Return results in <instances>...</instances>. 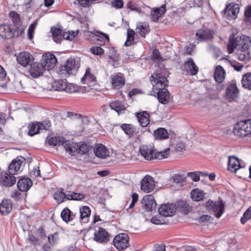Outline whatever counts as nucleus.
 Segmentation results:
<instances>
[{"mask_svg":"<svg viewBox=\"0 0 251 251\" xmlns=\"http://www.w3.org/2000/svg\"><path fill=\"white\" fill-rule=\"evenodd\" d=\"M0 85L2 87L7 88L11 92H20L22 91L24 89L21 82L17 80L8 84H2Z\"/></svg>","mask_w":251,"mask_h":251,"instance_id":"5701e85b","label":"nucleus"},{"mask_svg":"<svg viewBox=\"0 0 251 251\" xmlns=\"http://www.w3.org/2000/svg\"><path fill=\"white\" fill-rule=\"evenodd\" d=\"M251 46V38L243 36H237L233 39L230 37L227 45V50L229 53L237 50L236 56L242 61H248L251 59L249 48Z\"/></svg>","mask_w":251,"mask_h":251,"instance_id":"f257e3e1","label":"nucleus"},{"mask_svg":"<svg viewBox=\"0 0 251 251\" xmlns=\"http://www.w3.org/2000/svg\"><path fill=\"white\" fill-rule=\"evenodd\" d=\"M17 60L18 63L24 67H26L32 61L33 57L27 52H22L19 54Z\"/></svg>","mask_w":251,"mask_h":251,"instance_id":"aec40b11","label":"nucleus"},{"mask_svg":"<svg viewBox=\"0 0 251 251\" xmlns=\"http://www.w3.org/2000/svg\"><path fill=\"white\" fill-rule=\"evenodd\" d=\"M239 90L234 83L230 84L228 86L226 90L227 98L230 99V101L234 100L238 96Z\"/></svg>","mask_w":251,"mask_h":251,"instance_id":"bb28decb","label":"nucleus"},{"mask_svg":"<svg viewBox=\"0 0 251 251\" xmlns=\"http://www.w3.org/2000/svg\"><path fill=\"white\" fill-rule=\"evenodd\" d=\"M94 240L100 243H104L110 240V235L105 229L100 227L94 234Z\"/></svg>","mask_w":251,"mask_h":251,"instance_id":"f8f14e48","label":"nucleus"},{"mask_svg":"<svg viewBox=\"0 0 251 251\" xmlns=\"http://www.w3.org/2000/svg\"><path fill=\"white\" fill-rule=\"evenodd\" d=\"M150 29L149 26L147 25H138L136 28L137 33H138L141 36L145 37L146 35L149 33Z\"/></svg>","mask_w":251,"mask_h":251,"instance_id":"4c0bfd02","label":"nucleus"},{"mask_svg":"<svg viewBox=\"0 0 251 251\" xmlns=\"http://www.w3.org/2000/svg\"><path fill=\"white\" fill-rule=\"evenodd\" d=\"M64 148L71 155H75L78 153L79 144L67 140L64 143Z\"/></svg>","mask_w":251,"mask_h":251,"instance_id":"b1692460","label":"nucleus"},{"mask_svg":"<svg viewBox=\"0 0 251 251\" xmlns=\"http://www.w3.org/2000/svg\"><path fill=\"white\" fill-rule=\"evenodd\" d=\"M129 239V237L126 234L121 233L115 237L113 243L118 250H123L128 247Z\"/></svg>","mask_w":251,"mask_h":251,"instance_id":"423d86ee","label":"nucleus"},{"mask_svg":"<svg viewBox=\"0 0 251 251\" xmlns=\"http://www.w3.org/2000/svg\"><path fill=\"white\" fill-rule=\"evenodd\" d=\"M165 11L166 7L165 5L161 6L159 8L152 9L151 12L152 20L154 22H157L159 18L163 15Z\"/></svg>","mask_w":251,"mask_h":251,"instance_id":"2f4dec72","label":"nucleus"},{"mask_svg":"<svg viewBox=\"0 0 251 251\" xmlns=\"http://www.w3.org/2000/svg\"><path fill=\"white\" fill-rule=\"evenodd\" d=\"M63 220L67 222L71 220V211L68 208L64 209L61 212Z\"/></svg>","mask_w":251,"mask_h":251,"instance_id":"8fccbe9b","label":"nucleus"},{"mask_svg":"<svg viewBox=\"0 0 251 251\" xmlns=\"http://www.w3.org/2000/svg\"><path fill=\"white\" fill-rule=\"evenodd\" d=\"M250 219H251V206L244 213L243 216L241 218V222L242 224H244Z\"/></svg>","mask_w":251,"mask_h":251,"instance_id":"3c124183","label":"nucleus"},{"mask_svg":"<svg viewBox=\"0 0 251 251\" xmlns=\"http://www.w3.org/2000/svg\"><path fill=\"white\" fill-rule=\"evenodd\" d=\"M80 213L81 220H84V222H87L90 216L91 210L88 206H84L80 208Z\"/></svg>","mask_w":251,"mask_h":251,"instance_id":"a19ab883","label":"nucleus"},{"mask_svg":"<svg viewBox=\"0 0 251 251\" xmlns=\"http://www.w3.org/2000/svg\"><path fill=\"white\" fill-rule=\"evenodd\" d=\"M65 91L68 93H73L78 92V87L73 84L67 83V88H65Z\"/></svg>","mask_w":251,"mask_h":251,"instance_id":"bf43d9fd","label":"nucleus"},{"mask_svg":"<svg viewBox=\"0 0 251 251\" xmlns=\"http://www.w3.org/2000/svg\"><path fill=\"white\" fill-rule=\"evenodd\" d=\"M239 4L231 2L227 5L225 14L228 16L229 20L235 19L239 12Z\"/></svg>","mask_w":251,"mask_h":251,"instance_id":"9b49d317","label":"nucleus"},{"mask_svg":"<svg viewBox=\"0 0 251 251\" xmlns=\"http://www.w3.org/2000/svg\"><path fill=\"white\" fill-rule=\"evenodd\" d=\"M155 187V181L150 176H145L141 181V189L146 193L152 191Z\"/></svg>","mask_w":251,"mask_h":251,"instance_id":"9d476101","label":"nucleus"},{"mask_svg":"<svg viewBox=\"0 0 251 251\" xmlns=\"http://www.w3.org/2000/svg\"><path fill=\"white\" fill-rule=\"evenodd\" d=\"M126 7L132 11H134L138 13L141 12V8L135 3L132 1H128L126 4Z\"/></svg>","mask_w":251,"mask_h":251,"instance_id":"864d4df0","label":"nucleus"},{"mask_svg":"<svg viewBox=\"0 0 251 251\" xmlns=\"http://www.w3.org/2000/svg\"><path fill=\"white\" fill-rule=\"evenodd\" d=\"M242 84L244 88L251 90V73L244 75L242 79Z\"/></svg>","mask_w":251,"mask_h":251,"instance_id":"79ce46f5","label":"nucleus"},{"mask_svg":"<svg viewBox=\"0 0 251 251\" xmlns=\"http://www.w3.org/2000/svg\"><path fill=\"white\" fill-rule=\"evenodd\" d=\"M113 89H119L125 84V81L122 74L112 75L110 76Z\"/></svg>","mask_w":251,"mask_h":251,"instance_id":"f3484780","label":"nucleus"},{"mask_svg":"<svg viewBox=\"0 0 251 251\" xmlns=\"http://www.w3.org/2000/svg\"><path fill=\"white\" fill-rule=\"evenodd\" d=\"M81 81L83 83L86 82L89 86H92L96 83V77L91 74L89 69L86 70L84 76L81 78Z\"/></svg>","mask_w":251,"mask_h":251,"instance_id":"c756f323","label":"nucleus"},{"mask_svg":"<svg viewBox=\"0 0 251 251\" xmlns=\"http://www.w3.org/2000/svg\"><path fill=\"white\" fill-rule=\"evenodd\" d=\"M200 174H202V172H189L187 175L194 181H198L200 180Z\"/></svg>","mask_w":251,"mask_h":251,"instance_id":"6e6d98bb","label":"nucleus"},{"mask_svg":"<svg viewBox=\"0 0 251 251\" xmlns=\"http://www.w3.org/2000/svg\"><path fill=\"white\" fill-rule=\"evenodd\" d=\"M43 67L41 63L35 62L31 65L29 70L30 75L33 77H38L43 74Z\"/></svg>","mask_w":251,"mask_h":251,"instance_id":"4be33fe9","label":"nucleus"},{"mask_svg":"<svg viewBox=\"0 0 251 251\" xmlns=\"http://www.w3.org/2000/svg\"><path fill=\"white\" fill-rule=\"evenodd\" d=\"M52 88L56 91H65L67 88V82L62 79L55 80L52 83Z\"/></svg>","mask_w":251,"mask_h":251,"instance_id":"58836bf2","label":"nucleus"},{"mask_svg":"<svg viewBox=\"0 0 251 251\" xmlns=\"http://www.w3.org/2000/svg\"><path fill=\"white\" fill-rule=\"evenodd\" d=\"M32 182L28 178H22L17 182V187L20 191L25 192L29 189Z\"/></svg>","mask_w":251,"mask_h":251,"instance_id":"a878e982","label":"nucleus"},{"mask_svg":"<svg viewBox=\"0 0 251 251\" xmlns=\"http://www.w3.org/2000/svg\"><path fill=\"white\" fill-rule=\"evenodd\" d=\"M30 176L32 178H37L38 177H42L40 174L39 167L37 166L33 168L30 172Z\"/></svg>","mask_w":251,"mask_h":251,"instance_id":"13d9d810","label":"nucleus"},{"mask_svg":"<svg viewBox=\"0 0 251 251\" xmlns=\"http://www.w3.org/2000/svg\"><path fill=\"white\" fill-rule=\"evenodd\" d=\"M110 108L116 111L118 114L122 113L123 111L126 110L125 104L121 101L116 100L111 102L109 104Z\"/></svg>","mask_w":251,"mask_h":251,"instance_id":"f704fd0d","label":"nucleus"},{"mask_svg":"<svg viewBox=\"0 0 251 251\" xmlns=\"http://www.w3.org/2000/svg\"><path fill=\"white\" fill-rule=\"evenodd\" d=\"M92 53L95 55H101L103 53V50L100 47H94L90 49Z\"/></svg>","mask_w":251,"mask_h":251,"instance_id":"0e129e2a","label":"nucleus"},{"mask_svg":"<svg viewBox=\"0 0 251 251\" xmlns=\"http://www.w3.org/2000/svg\"><path fill=\"white\" fill-rule=\"evenodd\" d=\"M38 122H33L29 124L28 128L29 129L28 134L32 136L38 134L41 130Z\"/></svg>","mask_w":251,"mask_h":251,"instance_id":"e433bc0d","label":"nucleus"},{"mask_svg":"<svg viewBox=\"0 0 251 251\" xmlns=\"http://www.w3.org/2000/svg\"><path fill=\"white\" fill-rule=\"evenodd\" d=\"M42 65L44 70H50L54 68L56 62V58L53 54L46 53L43 56Z\"/></svg>","mask_w":251,"mask_h":251,"instance_id":"1a4fd4ad","label":"nucleus"},{"mask_svg":"<svg viewBox=\"0 0 251 251\" xmlns=\"http://www.w3.org/2000/svg\"><path fill=\"white\" fill-rule=\"evenodd\" d=\"M37 22H34L29 26L28 30V37L30 39H31L33 37V34L34 29L37 25Z\"/></svg>","mask_w":251,"mask_h":251,"instance_id":"338daca9","label":"nucleus"},{"mask_svg":"<svg viewBox=\"0 0 251 251\" xmlns=\"http://www.w3.org/2000/svg\"><path fill=\"white\" fill-rule=\"evenodd\" d=\"M241 165L240 161L234 156H231L228 157V169L233 173H237L238 170L240 169Z\"/></svg>","mask_w":251,"mask_h":251,"instance_id":"393cba45","label":"nucleus"},{"mask_svg":"<svg viewBox=\"0 0 251 251\" xmlns=\"http://www.w3.org/2000/svg\"><path fill=\"white\" fill-rule=\"evenodd\" d=\"M46 141L48 144L52 146L62 145L64 147V143L66 140L62 136L48 137Z\"/></svg>","mask_w":251,"mask_h":251,"instance_id":"7c9ffc66","label":"nucleus"},{"mask_svg":"<svg viewBox=\"0 0 251 251\" xmlns=\"http://www.w3.org/2000/svg\"><path fill=\"white\" fill-rule=\"evenodd\" d=\"M77 35V32L68 31L64 32L63 34V38L66 40H72Z\"/></svg>","mask_w":251,"mask_h":251,"instance_id":"5fc2aeb1","label":"nucleus"},{"mask_svg":"<svg viewBox=\"0 0 251 251\" xmlns=\"http://www.w3.org/2000/svg\"><path fill=\"white\" fill-rule=\"evenodd\" d=\"M169 151L168 149L163 151H157L152 145H143L139 148L141 155L147 160L167 158L169 154Z\"/></svg>","mask_w":251,"mask_h":251,"instance_id":"7ed1b4c3","label":"nucleus"},{"mask_svg":"<svg viewBox=\"0 0 251 251\" xmlns=\"http://www.w3.org/2000/svg\"><path fill=\"white\" fill-rule=\"evenodd\" d=\"M134 35L135 32L133 30L130 28L127 30V39L125 43L126 46H129L132 44L134 39Z\"/></svg>","mask_w":251,"mask_h":251,"instance_id":"49530a36","label":"nucleus"},{"mask_svg":"<svg viewBox=\"0 0 251 251\" xmlns=\"http://www.w3.org/2000/svg\"><path fill=\"white\" fill-rule=\"evenodd\" d=\"M89 146L86 143L79 145L78 153L81 154H84L88 151Z\"/></svg>","mask_w":251,"mask_h":251,"instance_id":"680f3d73","label":"nucleus"},{"mask_svg":"<svg viewBox=\"0 0 251 251\" xmlns=\"http://www.w3.org/2000/svg\"><path fill=\"white\" fill-rule=\"evenodd\" d=\"M25 160V158L21 156H18L13 160L8 167L9 174L14 175L16 173L18 172L20 170L21 165Z\"/></svg>","mask_w":251,"mask_h":251,"instance_id":"dca6fc26","label":"nucleus"},{"mask_svg":"<svg viewBox=\"0 0 251 251\" xmlns=\"http://www.w3.org/2000/svg\"><path fill=\"white\" fill-rule=\"evenodd\" d=\"M165 247L164 244H156L153 247V251H166Z\"/></svg>","mask_w":251,"mask_h":251,"instance_id":"774afa93","label":"nucleus"},{"mask_svg":"<svg viewBox=\"0 0 251 251\" xmlns=\"http://www.w3.org/2000/svg\"><path fill=\"white\" fill-rule=\"evenodd\" d=\"M226 72L221 66H217L215 70L214 79L219 83H222L225 78Z\"/></svg>","mask_w":251,"mask_h":251,"instance_id":"cd10ccee","label":"nucleus"},{"mask_svg":"<svg viewBox=\"0 0 251 251\" xmlns=\"http://www.w3.org/2000/svg\"><path fill=\"white\" fill-rule=\"evenodd\" d=\"M67 196L68 200L80 201L85 198V196L84 195L73 192H68Z\"/></svg>","mask_w":251,"mask_h":251,"instance_id":"c03bdc74","label":"nucleus"},{"mask_svg":"<svg viewBox=\"0 0 251 251\" xmlns=\"http://www.w3.org/2000/svg\"><path fill=\"white\" fill-rule=\"evenodd\" d=\"M233 132L235 135L241 137L251 134V119L239 121L234 126Z\"/></svg>","mask_w":251,"mask_h":251,"instance_id":"20e7f679","label":"nucleus"},{"mask_svg":"<svg viewBox=\"0 0 251 251\" xmlns=\"http://www.w3.org/2000/svg\"><path fill=\"white\" fill-rule=\"evenodd\" d=\"M184 181L182 176L179 174H176L170 178V181L172 183H180L181 184Z\"/></svg>","mask_w":251,"mask_h":251,"instance_id":"603ef678","label":"nucleus"},{"mask_svg":"<svg viewBox=\"0 0 251 251\" xmlns=\"http://www.w3.org/2000/svg\"><path fill=\"white\" fill-rule=\"evenodd\" d=\"M52 37L54 41L56 43H60L63 37L62 30L58 28L52 27L51 29Z\"/></svg>","mask_w":251,"mask_h":251,"instance_id":"ea45409f","label":"nucleus"},{"mask_svg":"<svg viewBox=\"0 0 251 251\" xmlns=\"http://www.w3.org/2000/svg\"><path fill=\"white\" fill-rule=\"evenodd\" d=\"M39 124H40L39 126L41 130L44 129L45 130L49 129L50 126V122L49 120L45 121L43 123L38 122Z\"/></svg>","mask_w":251,"mask_h":251,"instance_id":"69168bd1","label":"nucleus"},{"mask_svg":"<svg viewBox=\"0 0 251 251\" xmlns=\"http://www.w3.org/2000/svg\"><path fill=\"white\" fill-rule=\"evenodd\" d=\"M206 206L214 215L219 218L224 211V204L222 201H209L206 203Z\"/></svg>","mask_w":251,"mask_h":251,"instance_id":"39448f33","label":"nucleus"},{"mask_svg":"<svg viewBox=\"0 0 251 251\" xmlns=\"http://www.w3.org/2000/svg\"><path fill=\"white\" fill-rule=\"evenodd\" d=\"M12 209V204L9 200H3L0 204V212L2 215H7Z\"/></svg>","mask_w":251,"mask_h":251,"instance_id":"c85d7f7f","label":"nucleus"},{"mask_svg":"<svg viewBox=\"0 0 251 251\" xmlns=\"http://www.w3.org/2000/svg\"><path fill=\"white\" fill-rule=\"evenodd\" d=\"M111 5L116 9H120L123 7L124 2L122 0H113L111 1Z\"/></svg>","mask_w":251,"mask_h":251,"instance_id":"052dcab7","label":"nucleus"},{"mask_svg":"<svg viewBox=\"0 0 251 251\" xmlns=\"http://www.w3.org/2000/svg\"><path fill=\"white\" fill-rule=\"evenodd\" d=\"M154 136L155 139H166L169 138L167 130L164 128H159L154 131Z\"/></svg>","mask_w":251,"mask_h":251,"instance_id":"c9c22d12","label":"nucleus"},{"mask_svg":"<svg viewBox=\"0 0 251 251\" xmlns=\"http://www.w3.org/2000/svg\"><path fill=\"white\" fill-rule=\"evenodd\" d=\"M150 80L152 84V92L154 94H157L159 102L164 104L167 103L170 100V94L165 88L168 85L167 78L155 72L151 75Z\"/></svg>","mask_w":251,"mask_h":251,"instance_id":"f03ea898","label":"nucleus"},{"mask_svg":"<svg viewBox=\"0 0 251 251\" xmlns=\"http://www.w3.org/2000/svg\"><path fill=\"white\" fill-rule=\"evenodd\" d=\"M121 127L125 133L129 136H133L135 132V127L131 124H124L122 125Z\"/></svg>","mask_w":251,"mask_h":251,"instance_id":"37998d69","label":"nucleus"},{"mask_svg":"<svg viewBox=\"0 0 251 251\" xmlns=\"http://www.w3.org/2000/svg\"><path fill=\"white\" fill-rule=\"evenodd\" d=\"M137 118L141 126L143 127L147 126L150 123L149 116L146 111L138 113Z\"/></svg>","mask_w":251,"mask_h":251,"instance_id":"473e14b6","label":"nucleus"},{"mask_svg":"<svg viewBox=\"0 0 251 251\" xmlns=\"http://www.w3.org/2000/svg\"><path fill=\"white\" fill-rule=\"evenodd\" d=\"M15 27L12 25L2 24L0 25V36L3 39H11L14 37Z\"/></svg>","mask_w":251,"mask_h":251,"instance_id":"0eeeda50","label":"nucleus"},{"mask_svg":"<svg viewBox=\"0 0 251 251\" xmlns=\"http://www.w3.org/2000/svg\"><path fill=\"white\" fill-rule=\"evenodd\" d=\"M175 212V205L172 204H162L158 209L159 214L163 217H171Z\"/></svg>","mask_w":251,"mask_h":251,"instance_id":"2eb2a0df","label":"nucleus"},{"mask_svg":"<svg viewBox=\"0 0 251 251\" xmlns=\"http://www.w3.org/2000/svg\"><path fill=\"white\" fill-rule=\"evenodd\" d=\"M205 193L202 190L199 189H195L191 191V198L196 201H202L205 198Z\"/></svg>","mask_w":251,"mask_h":251,"instance_id":"72a5a7b5","label":"nucleus"},{"mask_svg":"<svg viewBox=\"0 0 251 251\" xmlns=\"http://www.w3.org/2000/svg\"><path fill=\"white\" fill-rule=\"evenodd\" d=\"M94 152L99 158L105 159L109 156V151L102 144H97L94 149Z\"/></svg>","mask_w":251,"mask_h":251,"instance_id":"6ab92c4d","label":"nucleus"},{"mask_svg":"<svg viewBox=\"0 0 251 251\" xmlns=\"http://www.w3.org/2000/svg\"><path fill=\"white\" fill-rule=\"evenodd\" d=\"M13 175L7 173H1L0 178V183L1 185L7 187H10L14 185L16 179Z\"/></svg>","mask_w":251,"mask_h":251,"instance_id":"a211bd4d","label":"nucleus"},{"mask_svg":"<svg viewBox=\"0 0 251 251\" xmlns=\"http://www.w3.org/2000/svg\"><path fill=\"white\" fill-rule=\"evenodd\" d=\"M215 34V32L208 28H202L198 30L196 33L197 39L201 41H211Z\"/></svg>","mask_w":251,"mask_h":251,"instance_id":"6e6552de","label":"nucleus"},{"mask_svg":"<svg viewBox=\"0 0 251 251\" xmlns=\"http://www.w3.org/2000/svg\"><path fill=\"white\" fill-rule=\"evenodd\" d=\"M248 169L245 168L244 167H240V169H239L237 171V173L238 174V176L240 177H245L248 174Z\"/></svg>","mask_w":251,"mask_h":251,"instance_id":"e2e57ef3","label":"nucleus"},{"mask_svg":"<svg viewBox=\"0 0 251 251\" xmlns=\"http://www.w3.org/2000/svg\"><path fill=\"white\" fill-rule=\"evenodd\" d=\"M152 59L156 62H159L162 60V57L160 56V52L158 50L154 49L152 51Z\"/></svg>","mask_w":251,"mask_h":251,"instance_id":"4d7b16f0","label":"nucleus"},{"mask_svg":"<svg viewBox=\"0 0 251 251\" xmlns=\"http://www.w3.org/2000/svg\"><path fill=\"white\" fill-rule=\"evenodd\" d=\"M207 50L208 51L213 52L214 55L216 58L219 57L222 53L220 49L213 44L209 45L207 47Z\"/></svg>","mask_w":251,"mask_h":251,"instance_id":"de8ad7c7","label":"nucleus"},{"mask_svg":"<svg viewBox=\"0 0 251 251\" xmlns=\"http://www.w3.org/2000/svg\"><path fill=\"white\" fill-rule=\"evenodd\" d=\"M142 202L144 208L148 212L152 211L156 206L153 196L151 195L145 196L142 199Z\"/></svg>","mask_w":251,"mask_h":251,"instance_id":"4468645a","label":"nucleus"},{"mask_svg":"<svg viewBox=\"0 0 251 251\" xmlns=\"http://www.w3.org/2000/svg\"><path fill=\"white\" fill-rule=\"evenodd\" d=\"M183 67L187 74L192 75H196L198 72L199 68L191 58L184 63Z\"/></svg>","mask_w":251,"mask_h":251,"instance_id":"412c9836","label":"nucleus"},{"mask_svg":"<svg viewBox=\"0 0 251 251\" xmlns=\"http://www.w3.org/2000/svg\"><path fill=\"white\" fill-rule=\"evenodd\" d=\"M162 215H156L153 217L151 220V222L155 225H162L164 224L165 222L163 218H162Z\"/></svg>","mask_w":251,"mask_h":251,"instance_id":"09e8293b","label":"nucleus"},{"mask_svg":"<svg viewBox=\"0 0 251 251\" xmlns=\"http://www.w3.org/2000/svg\"><path fill=\"white\" fill-rule=\"evenodd\" d=\"M53 197L54 199L60 203L64 201L66 199L68 200L67 194H65L63 191H57L55 193Z\"/></svg>","mask_w":251,"mask_h":251,"instance_id":"a18cd8bd","label":"nucleus"},{"mask_svg":"<svg viewBox=\"0 0 251 251\" xmlns=\"http://www.w3.org/2000/svg\"><path fill=\"white\" fill-rule=\"evenodd\" d=\"M75 67H78L77 64L75 63V60L70 58L67 60L66 64L60 67L59 73L61 75H66L70 74L71 71Z\"/></svg>","mask_w":251,"mask_h":251,"instance_id":"ddd939ff","label":"nucleus"}]
</instances>
